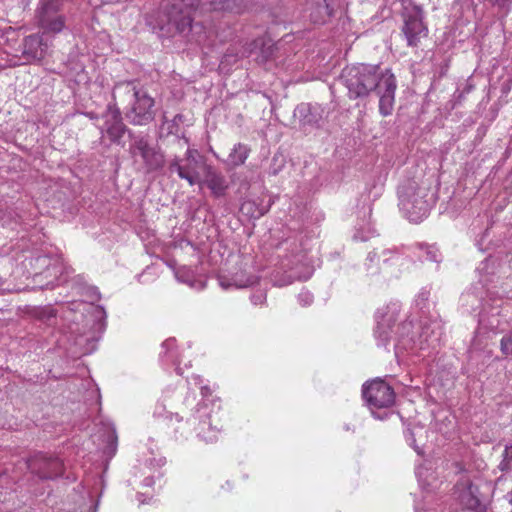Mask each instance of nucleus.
I'll return each mask as SVG.
<instances>
[{"label": "nucleus", "mask_w": 512, "mask_h": 512, "mask_svg": "<svg viewBox=\"0 0 512 512\" xmlns=\"http://www.w3.org/2000/svg\"><path fill=\"white\" fill-rule=\"evenodd\" d=\"M187 385L188 389L199 388L201 399L197 400L194 394L188 392L177 407V411L173 413L168 411V408L176 407L182 391L175 393V389L167 387L155 405L153 416L166 420L167 425L173 428L177 439H188L195 434L206 443L216 442L222 430L219 418L220 405L216 400L209 398L211 390L200 376L193 375L188 378Z\"/></svg>", "instance_id": "nucleus-1"}, {"label": "nucleus", "mask_w": 512, "mask_h": 512, "mask_svg": "<svg viewBox=\"0 0 512 512\" xmlns=\"http://www.w3.org/2000/svg\"><path fill=\"white\" fill-rule=\"evenodd\" d=\"M113 99L115 104H127L126 117L134 125H146L155 117L154 99L135 81H123L114 86ZM103 124L99 126L102 137L105 135L113 143H120L126 128L121 113L116 105H109L102 116Z\"/></svg>", "instance_id": "nucleus-2"}, {"label": "nucleus", "mask_w": 512, "mask_h": 512, "mask_svg": "<svg viewBox=\"0 0 512 512\" xmlns=\"http://www.w3.org/2000/svg\"><path fill=\"white\" fill-rule=\"evenodd\" d=\"M430 288L422 287L416 294L414 305L419 310L420 320L416 325L412 321L401 322L395 333V356L404 360L405 353L420 355L428 349H436L442 335V323L430 315Z\"/></svg>", "instance_id": "nucleus-3"}, {"label": "nucleus", "mask_w": 512, "mask_h": 512, "mask_svg": "<svg viewBox=\"0 0 512 512\" xmlns=\"http://www.w3.org/2000/svg\"><path fill=\"white\" fill-rule=\"evenodd\" d=\"M496 272V261L487 258L476 269L478 283L473 284L460 296V306L464 312L475 313L479 310V325L490 331L500 326V308L502 300L493 297V292L487 287L493 282Z\"/></svg>", "instance_id": "nucleus-4"}, {"label": "nucleus", "mask_w": 512, "mask_h": 512, "mask_svg": "<svg viewBox=\"0 0 512 512\" xmlns=\"http://www.w3.org/2000/svg\"><path fill=\"white\" fill-rule=\"evenodd\" d=\"M277 267L271 273L273 286L285 287L295 281H306L314 273V265L302 243L286 240L277 246Z\"/></svg>", "instance_id": "nucleus-5"}, {"label": "nucleus", "mask_w": 512, "mask_h": 512, "mask_svg": "<svg viewBox=\"0 0 512 512\" xmlns=\"http://www.w3.org/2000/svg\"><path fill=\"white\" fill-rule=\"evenodd\" d=\"M399 208L410 221L418 223L427 217L436 198L428 184L407 180L398 188Z\"/></svg>", "instance_id": "nucleus-6"}, {"label": "nucleus", "mask_w": 512, "mask_h": 512, "mask_svg": "<svg viewBox=\"0 0 512 512\" xmlns=\"http://www.w3.org/2000/svg\"><path fill=\"white\" fill-rule=\"evenodd\" d=\"M380 77L381 73H378L377 66L365 64L347 67L342 73V78L350 98L367 96L378 87Z\"/></svg>", "instance_id": "nucleus-7"}, {"label": "nucleus", "mask_w": 512, "mask_h": 512, "mask_svg": "<svg viewBox=\"0 0 512 512\" xmlns=\"http://www.w3.org/2000/svg\"><path fill=\"white\" fill-rule=\"evenodd\" d=\"M198 150L188 148L183 158L176 157L170 164L171 171H175L181 179L186 180L190 186L203 187V176L208 169Z\"/></svg>", "instance_id": "nucleus-8"}, {"label": "nucleus", "mask_w": 512, "mask_h": 512, "mask_svg": "<svg viewBox=\"0 0 512 512\" xmlns=\"http://www.w3.org/2000/svg\"><path fill=\"white\" fill-rule=\"evenodd\" d=\"M60 313L67 321L78 322L83 319L86 324L93 322V327L102 329L104 326L106 311L102 306H94L82 301H75L62 305Z\"/></svg>", "instance_id": "nucleus-9"}, {"label": "nucleus", "mask_w": 512, "mask_h": 512, "mask_svg": "<svg viewBox=\"0 0 512 512\" xmlns=\"http://www.w3.org/2000/svg\"><path fill=\"white\" fill-rule=\"evenodd\" d=\"M362 395L377 419H384V416L375 412V409L388 408L394 404L395 393L393 389L383 380L375 379L363 385Z\"/></svg>", "instance_id": "nucleus-10"}, {"label": "nucleus", "mask_w": 512, "mask_h": 512, "mask_svg": "<svg viewBox=\"0 0 512 512\" xmlns=\"http://www.w3.org/2000/svg\"><path fill=\"white\" fill-rule=\"evenodd\" d=\"M402 16L404 20L402 32L408 46H417L428 34V29L423 22L422 8L409 2L408 5L403 6Z\"/></svg>", "instance_id": "nucleus-11"}, {"label": "nucleus", "mask_w": 512, "mask_h": 512, "mask_svg": "<svg viewBox=\"0 0 512 512\" xmlns=\"http://www.w3.org/2000/svg\"><path fill=\"white\" fill-rule=\"evenodd\" d=\"M400 312L401 305L398 301H391L376 311L374 336L378 346L386 347L389 343L392 324L398 319Z\"/></svg>", "instance_id": "nucleus-12"}, {"label": "nucleus", "mask_w": 512, "mask_h": 512, "mask_svg": "<svg viewBox=\"0 0 512 512\" xmlns=\"http://www.w3.org/2000/svg\"><path fill=\"white\" fill-rule=\"evenodd\" d=\"M218 283L224 290L244 289L256 285L260 277L247 265L233 267L218 275Z\"/></svg>", "instance_id": "nucleus-13"}, {"label": "nucleus", "mask_w": 512, "mask_h": 512, "mask_svg": "<svg viewBox=\"0 0 512 512\" xmlns=\"http://www.w3.org/2000/svg\"><path fill=\"white\" fill-rule=\"evenodd\" d=\"M60 7L58 0H44L37 10V22L44 34H56L64 29L65 17L59 13Z\"/></svg>", "instance_id": "nucleus-14"}, {"label": "nucleus", "mask_w": 512, "mask_h": 512, "mask_svg": "<svg viewBox=\"0 0 512 512\" xmlns=\"http://www.w3.org/2000/svg\"><path fill=\"white\" fill-rule=\"evenodd\" d=\"M454 494L464 509L485 512L486 506L478 497V487L474 485L469 475H461L455 485Z\"/></svg>", "instance_id": "nucleus-15"}, {"label": "nucleus", "mask_w": 512, "mask_h": 512, "mask_svg": "<svg viewBox=\"0 0 512 512\" xmlns=\"http://www.w3.org/2000/svg\"><path fill=\"white\" fill-rule=\"evenodd\" d=\"M379 95V111L381 115H391L394 108L396 80L394 75L386 70L381 72L378 87L375 89Z\"/></svg>", "instance_id": "nucleus-16"}, {"label": "nucleus", "mask_w": 512, "mask_h": 512, "mask_svg": "<svg viewBox=\"0 0 512 512\" xmlns=\"http://www.w3.org/2000/svg\"><path fill=\"white\" fill-rule=\"evenodd\" d=\"M32 473L37 474L42 479H52L61 475L63 464L58 458L37 455L27 463Z\"/></svg>", "instance_id": "nucleus-17"}, {"label": "nucleus", "mask_w": 512, "mask_h": 512, "mask_svg": "<svg viewBox=\"0 0 512 512\" xmlns=\"http://www.w3.org/2000/svg\"><path fill=\"white\" fill-rule=\"evenodd\" d=\"M167 264L173 270L178 282L184 283L195 290L204 289L205 281L192 268L185 265L177 266L175 260H170Z\"/></svg>", "instance_id": "nucleus-18"}, {"label": "nucleus", "mask_w": 512, "mask_h": 512, "mask_svg": "<svg viewBox=\"0 0 512 512\" xmlns=\"http://www.w3.org/2000/svg\"><path fill=\"white\" fill-rule=\"evenodd\" d=\"M294 116L302 127L318 128L322 121V110L318 106L302 103L294 110Z\"/></svg>", "instance_id": "nucleus-19"}, {"label": "nucleus", "mask_w": 512, "mask_h": 512, "mask_svg": "<svg viewBox=\"0 0 512 512\" xmlns=\"http://www.w3.org/2000/svg\"><path fill=\"white\" fill-rule=\"evenodd\" d=\"M130 150L134 155H140L147 166L156 168L160 164V159L155 150L150 147L148 140L143 137H135L131 144Z\"/></svg>", "instance_id": "nucleus-20"}, {"label": "nucleus", "mask_w": 512, "mask_h": 512, "mask_svg": "<svg viewBox=\"0 0 512 512\" xmlns=\"http://www.w3.org/2000/svg\"><path fill=\"white\" fill-rule=\"evenodd\" d=\"M47 45L39 35H29L24 39L23 56L28 62L39 61L44 58Z\"/></svg>", "instance_id": "nucleus-21"}, {"label": "nucleus", "mask_w": 512, "mask_h": 512, "mask_svg": "<svg viewBox=\"0 0 512 512\" xmlns=\"http://www.w3.org/2000/svg\"><path fill=\"white\" fill-rule=\"evenodd\" d=\"M99 426V437L103 438V443L105 444L103 447V453L108 457H112L117 449L118 438L116 429L109 419L100 420Z\"/></svg>", "instance_id": "nucleus-22"}, {"label": "nucleus", "mask_w": 512, "mask_h": 512, "mask_svg": "<svg viewBox=\"0 0 512 512\" xmlns=\"http://www.w3.org/2000/svg\"><path fill=\"white\" fill-rule=\"evenodd\" d=\"M415 474L420 488L430 493L438 487V479L433 470V465L429 461H425L416 467Z\"/></svg>", "instance_id": "nucleus-23"}, {"label": "nucleus", "mask_w": 512, "mask_h": 512, "mask_svg": "<svg viewBox=\"0 0 512 512\" xmlns=\"http://www.w3.org/2000/svg\"><path fill=\"white\" fill-rule=\"evenodd\" d=\"M305 11L313 23H324L332 13L327 0H306Z\"/></svg>", "instance_id": "nucleus-24"}, {"label": "nucleus", "mask_w": 512, "mask_h": 512, "mask_svg": "<svg viewBox=\"0 0 512 512\" xmlns=\"http://www.w3.org/2000/svg\"><path fill=\"white\" fill-rule=\"evenodd\" d=\"M206 184L215 197H221L228 188L226 178L219 172L215 171L211 166L208 167L203 176V185Z\"/></svg>", "instance_id": "nucleus-25"}, {"label": "nucleus", "mask_w": 512, "mask_h": 512, "mask_svg": "<svg viewBox=\"0 0 512 512\" xmlns=\"http://www.w3.org/2000/svg\"><path fill=\"white\" fill-rule=\"evenodd\" d=\"M396 252L390 249H383L381 252L371 251L368 253L365 260V268L368 274L374 275L379 272L380 262L387 263L393 257H396Z\"/></svg>", "instance_id": "nucleus-26"}, {"label": "nucleus", "mask_w": 512, "mask_h": 512, "mask_svg": "<svg viewBox=\"0 0 512 512\" xmlns=\"http://www.w3.org/2000/svg\"><path fill=\"white\" fill-rule=\"evenodd\" d=\"M160 360L166 365H175L176 372L182 374L180 368L179 353L177 350L176 340L168 338L161 344V351L159 353Z\"/></svg>", "instance_id": "nucleus-27"}, {"label": "nucleus", "mask_w": 512, "mask_h": 512, "mask_svg": "<svg viewBox=\"0 0 512 512\" xmlns=\"http://www.w3.org/2000/svg\"><path fill=\"white\" fill-rule=\"evenodd\" d=\"M35 262L39 267L41 266H47L45 270L46 277L48 276H54L56 279L58 275H62L64 271L63 263L60 259H54L53 263L51 264V259L47 256H38L35 259Z\"/></svg>", "instance_id": "nucleus-28"}, {"label": "nucleus", "mask_w": 512, "mask_h": 512, "mask_svg": "<svg viewBox=\"0 0 512 512\" xmlns=\"http://www.w3.org/2000/svg\"><path fill=\"white\" fill-rule=\"evenodd\" d=\"M250 149L247 145L238 143L234 146L231 153L228 156V161L233 166H239L244 164L248 158Z\"/></svg>", "instance_id": "nucleus-29"}, {"label": "nucleus", "mask_w": 512, "mask_h": 512, "mask_svg": "<svg viewBox=\"0 0 512 512\" xmlns=\"http://www.w3.org/2000/svg\"><path fill=\"white\" fill-rule=\"evenodd\" d=\"M417 255L422 261L438 263L441 261V253L438 248L433 245L420 244L417 247Z\"/></svg>", "instance_id": "nucleus-30"}, {"label": "nucleus", "mask_w": 512, "mask_h": 512, "mask_svg": "<svg viewBox=\"0 0 512 512\" xmlns=\"http://www.w3.org/2000/svg\"><path fill=\"white\" fill-rule=\"evenodd\" d=\"M165 464V460L163 458L159 459H149L145 461V468L152 472V475H149L144 478L142 485L145 487H151L154 484L155 477H160L161 473L155 470V467H161Z\"/></svg>", "instance_id": "nucleus-31"}, {"label": "nucleus", "mask_w": 512, "mask_h": 512, "mask_svg": "<svg viewBox=\"0 0 512 512\" xmlns=\"http://www.w3.org/2000/svg\"><path fill=\"white\" fill-rule=\"evenodd\" d=\"M376 234L372 224L365 219L361 220L355 228L353 238L358 241H367Z\"/></svg>", "instance_id": "nucleus-32"}, {"label": "nucleus", "mask_w": 512, "mask_h": 512, "mask_svg": "<svg viewBox=\"0 0 512 512\" xmlns=\"http://www.w3.org/2000/svg\"><path fill=\"white\" fill-rule=\"evenodd\" d=\"M240 211L243 215L257 219L263 216L267 210L264 207L258 206L254 200L248 199L242 202Z\"/></svg>", "instance_id": "nucleus-33"}, {"label": "nucleus", "mask_w": 512, "mask_h": 512, "mask_svg": "<svg viewBox=\"0 0 512 512\" xmlns=\"http://www.w3.org/2000/svg\"><path fill=\"white\" fill-rule=\"evenodd\" d=\"M58 311L51 306L40 307L35 310L36 319L46 325H52L57 317Z\"/></svg>", "instance_id": "nucleus-34"}, {"label": "nucleus", "mask_w": 512, "mask_h": 512, "mask_svg": "<svg viewBox=\"0 0 512 512\" xmlns=\"http://www.w3.org/2000/svg\"><path fill=\"white\" fill-rule=\"evenodd\" d=\"M242 2V0H212L211 4L214 10L239 12Z\"/></svg>", "instance_id": "nucleus-35"}, {"label": "nucleus", "mask_w": 512, "mask_h": 512, "mask_svg": "<svg viewBox=\"0 0 512 512\" xmlns=\"http://www.w3.org/2000/svg\"><path fill=\"white\" fill-rule=\"evenodd\" d=\"M171 21L179 32H185L187 29H190L192 25V19L188 14L182 15L180 19L172 18Z\"/></svg>", "instance_id": "nucleus-36"}, {"label": "nucleus", "mask_w": 512, "mask_h": 512, "mask_svg": "<svg viewBox=\"0 0 512 512\" xmlns=\"http://www.w3.org/2000/svg\"><path fill=\"white\" fill-rule=\"evenodd\" d=\"M499 468L501 471H508L512 468V444L506 445Z\"/></svg>", "instance_id": "nucleus-37"}, {"label": "nucleus", "mask_w": 512, "mask_h": 512, "mask_svg": "<svg viewBox=\"0 0 512 512\" xmlns=\"http://www.w3.org/2000/svg\"><path fill=\"white\" fill-rule=\"evenodd\" d=\"M500 349L505 356H512V332L501 339Z\"/></svg>", "instance_id": "nucleus-38"}, {"label": "nucleus", "mask_w": 512, "mask_h": 512, "mask_svg": "<svg viewBox=\"0 0 512 512\" xmlns=\"http://www.w3.org/2000/svg\"><path fill=\"white\" fill-rule=\"evenodd\" d=\"M297 298L299 304L304 307L311 305L314 300L313 294L309 291H301Z\"/></svg>", "instance_id": "nucleus-39"}, {"label": "nucleus", "mask_w": 512, "mask_h": 512, "mask_svg": "<svg viewBox=\"0 0 512 512\" xmlns=\"http://www.w3.org/2000/svg\"><path fill=\"white\" fill-rule=\"evenodd\" d=\"M251 302L255 306H262L266 302V293L264 291H257L250 297Z\"/></svg>", "instance_id": "nucleus-40"}, {"label": "nucleus", "mask_w": 512, "mask_h": 512, "mask_svg": "<svg viewBox=\"0 0 512 512\" xmlns=\"http://www.w3.org/2000/svg\"><path fill=\"white\" fill-rule=\"evenodd\" d=\"M183 121V115L177 114L172 121L167 122L168 124V132L171 134L177 133L178 130L175 128L180 122Z\"/></svg>", "instance_id": "nucleus-41"}, {"label": "nucleus", "mask_w": 512, "mask_h": 512, "mask_svg": "<svg viewBox=\"0 0 512 512\" xmlns=\"http://www.w3.org/2000/svg\"><path fill=\"white\" fill-rule=\"evenodd\" d=\"M406 441L409 444V446H411L418 454L422 453L420 448L416 445L415 435L413 432L408 431L406 433Z\"/></svg>", "instance_id": "nucleus-42"}, {"label": "nucleus", "mask_w": 512, "mask_h": 512, "mask_svg": "<svg viewBox=\"0 0 512 512\" xmlns=\"http://www.w3.org/2000/svg\"><path fill=\"white\" fill-rule=\"evenodd\" d=\"M263 53H266L263 51ZM269 55L263 54L261 61H266L268 59Z\"/></svg>", "instance_id": "nucleus-43"}, {"label": "nucleus", "mask_w": 512, "mask_h": 512, "mask_svg": "<svg viewBox=\"0 0 512 512\" xmlns=\"http://www.w3.org/2000/svg\"><path fill=\"white\" fill-rule=\"evenodd\" d=\"M183 245L190 246V244H189V243H179V246H180L181 248L183 247Z\"/></svg>", "instance_id": "nucleus-44"}, {"label": "nucleus", "mask_w": 512, "mask_h": 512, "mask_svg": "<svg viewBox=\"0 0 512 512\" xmlns=\"http://www.w3.org/2000/svg\"><path fill=\"white\" fill-rule=\"evenodd\" d=\"M183 139H184V142H185L187 145H189V139H188V138H186V137H183Z\"/></svg>", "instance_id": "nucleus-45"}, {"label": "nucleus", "mask_w": 512, "mask_h": 512, "mask_svg": "<svg viewBox=\"0 0 512 512\" xmlns=\"http://www.w3.org/2000/svg\"><path fill=\"white\" fill-rule=\"evenodd\" d=\"M401 1L403 2L404 6H405V5H406V2H407L408 0H401ZM408 4H409V3H407V5H408Z\"/></svg>", "instance_id": "nucleus-46"}, {"label": "nucleus", "mask_w": 512, "mask_h": 512, "mask_svg": "<svg viewBox=\"0 0 512 512\" xmlns=\"http://www.w3.org/2000/svg\"><path fill=\"white\" fill-rule=\"evenodd\" d=\"M510 503L512 504V492H511V495H510Z\"/></svg>", "instance_id": "nucleus-47"}, {"label": "nucleus", "mask_w": 512, "mask_h": 512, "mask_svg": "<svg viewBox=\"0 0 512 512\" xmlns=\"http://www.w3.org/2000/svg\"><path fill=\"white\" fill-rule=\"evenodd\" d=\"M370 213H371V208L368 207V214L370 215Z\"/></svg>", "instance_id": "nucleus-48"}]
</instances>
